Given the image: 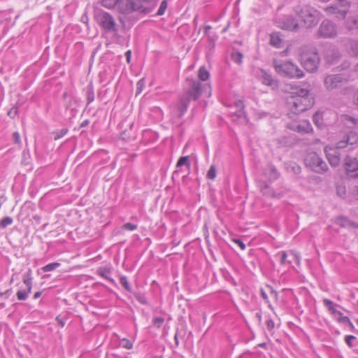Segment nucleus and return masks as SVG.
<instances>
[{
  "mask_svg": "<svg viewBox=\"0 0 358 358\" xmlns=\"http://www.w3.org/2000/svg\"><path fill=\"white\" fill-rule=\"evenodd\" d=\"M358 142V134L355 131H350L345 139L337 142L336 147L327 145L324 148L326 157L332 166H337L341 162V154L339 150L346 148L348 146L349 150H352V146Z\"/></svg>",
  "mask_w": 358,
  "mask_h": 358,
  "instance_id": "obj_1",
  "label": "nucleus"
},
{
  "mask_svg": "<svg viewBox=\"0 0 358 358\" xmlns=\"http://www.w3.org/2000/svg\"><path fill=\"white\" fill-rule=\"evenodd\" d=\"M210 87L209 85H204L203 86L200 83L193 81L189 89L180 96L178 103L173 109V115L181 117L186 112L190 101L197 99L201 94L203 87Z\"/></svg>",
  "mask_w": 358,
  "mask_h": 358,
  "instance_id": "obj_2",
  "label": "nucleus"
},
{
  "mask_svg": "<svg viewBox=\"0 0 358 358\" xmlns=\"http://www.w3.org/2000/svg\"><path fill=\"white\" fill-rule=\"evenodd\" d=\"M292 94L288 100V103L292 106L291 111L293 113L296 114L305 111L313 105V100L309 96L308 90L296 89Z\"/></svg>",
  "mask_w": 358,
  "mask_h": 358,
  "instance_id": "obj_3",
  "label": "nucleus"
},
{
  "mask_svg": "<svg viewBox=\"0 0 358 358\" xmlns=\"http://www.w3.org/2000/svg\"><path fill=\"white\" fill-rule=\"evenodd\" d=\"M148 0H102V6L106 8L117 9L123 14H130L135 11H140L143 8V3Z\"/></svg>",
  "mask_w": 358,
  "mask_h": 358,
  "instance_id": "obj_4",
  "label": "nucleus"
},
{
  "mask_svg": "<svg viewBox=\"0 0 358 358\" xmlns=\"http://www.w3.org/2000/svg\"><path fill=\"white\" fill-rule=\"evenodd\" d=\"M295 13L306 28L316 26L321 18L320 13L310 6H296Z\"/></svg>",
  "mask_w": 358,
  "mask_h": 358,
  "instance_id": "obj_5",
  "label": "nucleus"
},
{
  "mask_svg": "<svg viewBox=\"0 0 358 358\" xmlns=\"http://www.w3.org/2000/svg\"><path fill=\"white\" fill-rule=\"evenodd\" d=\"M275 72L280 76L288 78H301L304 76L303 71L295 64L290 61L273 62Z\"/></svg>",
  "mask_w": 358,
  "mask_h": 358,
  "instance_id": "obj_6",
  "label": "nucleus"
},
{
  "mask_svg": "<svg viewBox=\"0 0 358 358\" xmlns=\"http://www.w3.org/2000/svg\"><path fill=\"white\" fill-rule=\"evenodd\" d=\"M305 164L313 171L317 173H324L328 170V166L319 155L314 152L306 155L304 159Z\"/></svg>",
  "mask_w": 358,
  "mask_h": 358,
  "instance_id": "obj_7",
  "label": "nucleus"
},
{
  "mask_svg": "<svg viewBox=\"0 0 358 358\" xmlns=\"http://www.w3.org/2000/svg\"><path fill=\"white\" fill-rule=\"evenodd\" d=\"M320 62V59L317 52L303 54L301 56L302 66L310 73H313L317 70Z\"/></svg>",
  "mask_w": 358,
  "mask_h": 358,
  "instance_id": "obj_8",
  "label": "nucleus"
},
{
  "mask_svg": "<svg viewBox=\"0 0 358 358\" xmlns=\"http://www.w3.org/2000/svg\"><path fill=\"white\" fill-rule=\"evenodd\" d=\"M350 8V3L346 0H338L331 6L324 8L328 15H334L336 17H344Z\"/></svg>",
  "mask_w": 358,
  "mask_h": 358,
  "instance_id": "obj_9",
  "label": "nucleus"
},
{
  "mask_svg": "<svg viewBox=\"0 0 358 358\" xmlns=\"http://www.w3.org/2000/svg\"><path fill=\"white\" fill-rule=\"evenodd\" d=\"M318 35L322 38H333L338 34L336 25L329 20L322 21L317 30Z\"/></svg>",
  "mask_w": 358,
  "mask_h": 358,
  "instance_id": "obj_10",
  "label": "nucleus"
},
{
  "mask_svg": "<svg viewBox=\"0 0 358 358\" xmlns=\"http://www.w3.org/2000/svg\"><path fill=\"white\" fill-rule=\"evenodd\" d=\"M346 81L347 79L342 74H327L324 77V86L327 91H332Z\"/></svg>",
  "mask_w": 358,
  "mask_h": 358,
  "instance_id": "obj_11",
  "label": "nucleus"
},
{
  "mask_svg": "<svg viewBox=\"0 0 358 358\" xmlns=\"http://www.w3.org/2000/svg\"><path fill=\"white\" fill-rule=\"evenodd\" d=\"M97 23L106 31L115 30V22L113 16L108 13L99 10L95 14Z\"/></svg>",
  "mask_w": 358,
  "mask_h": 358,
  "instance_id": "obj_12",
  "label": "nucleus"
},
{
  "mask_svg": "<svg viewBox=\"0 0 358 358\" xmlns=\"http://www.w3.org/2000/svg\"><path fill=\"white\" fill-rule=\"evenodd\" d=\"M275 24L278 27L288 31H296L299 28L297 20L290 15L276 19Z\"/></svg>",
  "mask_w": 358,
  "mask_h": 358,
  "instance_id": "obj_13",
  "label": "nucleus"
},
{
  "mask_svg": "<svg viewBox=\"0 0 358 358\" xmlns=\"http://www.w3.org/2000/svg\"><path fill=\"white\" fill-rule=\"evenodd\" d=\"M229 106L231 107V110L229 113L234 118V120L239 121L241 123L247 122L245 113L243 110L244 106L241 100H236L234 102V105Z\"/></svg>",
  "mask_w": 358,
  "mask_h": 358,
  "instance_id": "obj_14",
  "label": "nucleus"
},
{
  "mask_svg": "<svg viewBox=\"0 0 358 358\" xmlns=\"http://www.w3.org/2000/svg\"><path fill=\"white\" fill-rule=\"evenodd\" d=\"M276 258L280 261L282 265H289L293 261L299 264L300 257L297 253L290 251L289 253L285 251H280L275 255Z\"/></svg>",
  "mask_w": 358,
  "mask_h": 358,
  "instance_id": "obj_15",
  "label": "nucleus"
},
{
  "mask_svg": "<svg viewBox=\"0 0 358 358\" xmlns=\"http://www.w3.org/2000/svg\"><path fill=\"white\" fill-rule=\"evenodd\" d=\"M346 174L349 178H358V161L356 158L348 157L345 160Z\"/></svg>",
  "mask_w": 358,
  "mask_h": 358,
  "instance_id": "obj_16",
  "label": "nucleus"
},
{
  "mask_svg": "<svg viewBox=\"0 0 358 358\" xmlns=\"http://www.w3.org/2000/svg\"><path fill=\"white\" fill-rule=\"evenodd\" d=\"M256 77L264 85L275 87L276 81L273 78L272 76L264 69H258L256 71Z\"/></svg>",
  "mask_w": 358,
  "mask_h": 358,
  "instance_id": "obj_17",
  "label": "nucleus"
},
{
  "mask_svg": "<svg viewBox=\"0 0 358 358\" xmlns=\"http://www.w3.org/2000/svg\"><path fill=\"white\" fill-rule=\"evenodd\" d=\"M288 127L299 133H310L313 131L312 126L309 121L303 120L299 122H294L288 124Z\"/></svg>",
  "mask_w": 358,
  "mask_h": 358,
  "instance_id": "obj_18",
  "label": "nucleus"
},
{
  "mask_svg": "<svg viewBox=\"0 0 358 358\" xmlns=\"http://www.w3.org/2000/svg\"><path fill=\"white\" fill-rule=\"evenodd\" d=\"M96 273L98 275H99L102 278L108 280L111 283L115 285V281L114 280V279H113L112 278L110 277V275L111 273L110 267H107V266L100 267L97 269Z\"/></svg>",
  "mask_w": 358,
  "mask_h": 358,
  "instance_id": "obj_19",
  "label": "nucleus"
},
{
  "mask_svg": "<svg viewBox=\"0 0 358 358\" xmlns=\"http://www.w3.org/2000/svg\"><path fill=\"white\" fill-rule=\"evenodd\" d=\"M340 56L338 50L335 49L327 50L326 52L327 62L330 64H334L339 59Z\"/></svg>",
  "mask_w": 358,
  "mask_h": 358,
  "instance_id": "obj_20",
  "label": "nucleus"
},
{
  "mask_svg": "<svg viewBox=\"0 0 358 358\" xmlns=\"http://www.w3.org/2000/svg\"><path fill=\"white\" fill-rule=\"evenodd\" d=\"M270 45L276 48L282 47V40L278 33L274 32L270 35Z\"/></svg>",
  "mask_w": 358,
  "mask_h": 358,
  "instance_id": "obj_21",
  "label": "nucleus"
},
{
  "mask_svg": "<svg viewBox=\"0 0 358 358\" xmlns=\"http://www.w3.org/2000/svg\"><path fill=\"white\" fill-rule=\"evenodd\" d=\"M347 49L351 55L358 57V40L349 41Z\"/></svg>",
  "mask_w": 358,
  "mask_h": 358,
  "instance_id": "obj_22",
  "label": "nucleus"
},
{
  "mask_svg": "<svg viewBox=\"0 0 358 358\" xmlns=\"http://www.w3.org/2000/svg\"><path fill=\"white\" fill-rule=\"evenodd\" d=\"M32 271L29 268L26 273L23 275V282L25 284L27 287L32 289Z\"/></svg>",
  "mask_w": 358,
  "mask_h": 358,
  "instance_id": "obj_23",
  "label": "nucleus"
},
{
  "mask_svg": "<svg viewBox=\"0 0 358 358\" xmlns=\"http://www.w3.org/2000/svg\"><path fill=\"white\" fill-rule=\"evenodd\" d=\"M323 303L324 306L328 308L329 311L332 315H335V313H337L338 310L336 308L337 305L334 304L333 301L329 299H324L323 300Z\"/></svg>",
  "mask_w": 358,
  "mask_h": 358,
  "instance_id": "obj_24",
  "label": "nucleus"
},
{
  "mask_svg": "<svg viewBox=\"0 0 358 358\" xmlns=\"http://www.w3.org/2000/svg\"><path fill=\"white\" fill-rule=\"evenodd\" d=\"M323 116L324 113L322 112H317L314 114L313 120L317 127H322L324 125Z\"/></svg>",
  "mask_w": 358,
  "mask_h": 358,
  "instance_id": "obj_25",
  "label": "nucleus"
},
{
  "mask_svg": "<svg viewBox=\"0 0 358 358\" xmlns=\"http://www.w3.org/2000/svg\"><path fill=\"white\" fill-rule=\"evenodd\" d=\"M31 292V288L27 287V290H19L16 293V296L18 300L24 301L27 299L29 294Z\"/></svg>",
  "mask_w": 358,
  "mask_h": 358,
  "instance_id": "obj_26",
  "label": "nucleus"
},
{
  "mask_svg": "<svg viewBox=\"0 0 358 358\" xmlns=\"http://www.w3.org/2000/svg\"><path fill=\"white\" fill-rule=\"evenodd\" d=\"M266 171H268V173L266 172V174L268 175V177L271 180H276L279 176L278 172L277 171L276 169L273 166H269Z\"/></svg>",
  "mask_w": 358,
  "mask_h": 358,
  "instance_id": "obj_27",
  "label": "nucleus"
},
{
  "mask_svg": "<svg viewBox=\"0 0 358 358\" xmlns=\"http://www.w3.org/2000/svg\"><path fill=\"white\" fill-rule=\"evenodd\" d=\"M346 26L349 29L358 27V16L349 17L346 22Z\"/></svg>",
  "mask_w": 358,
  "mask_h": 358,
  "instance_id": "obj_28",
  "label": "nucleus"
},
{
  "mask_svg": "<svg viewBox=\"0 0 358 358\" xmlns=\"http://www.w3.org/2000/svg\"><path fill=\"white\" fill-rule=\"evenodd\" d=\"M343 122L348 127H352L358 124V119L349 115H345L343 117Z\"/></svg>",
  "mask_w": 358,
  "mask_h": 358,
  "instance_id": "obj_29",
  "label": "nucleus"
},
{
  "mask_svg": "<svg viewBox=\"0 0 358 358\" xmlns=\"http://www.w3.org/2000/svg\"><path fill=\"white\" fill-rule=\"evenodd\" d=\"M210 73L205 69V67H201L198 72V77L202 81H206L209 78Z\"/></svg>",
  "mask_w": 358,
  "mask_h": 358,
  "instance_id": "obj_30",
  "label": "nucleus"
},
{
  "mask_svg": "<svg viewBox=\"0 0 358 358\" xmlns=\"http://www.w3.org/2000/svg\"><path fill=\"white\" fill-rule=\"evenodd\" d=\"M335 320H336L338 322L341 323H350V319L346 317L343 316L342 313L341 311H338L337 313H335V315H333Z\"/></svg>",
  "mask_w": 358,
  "mask_h": 358,
  "instance_id": "obj_31",
  "label": "nucleus"
},
{
  "mask_svg": "<svg viewBox=\"0 0 358 358\" xmlns=\"http://www.w3.org/2000/svg\"><path fill=\"white\" fill-rule=\"evenodd\" d=\"M59 266H60V264L59 263H58V262H53V263H50V264H48L45 265L41 269L44 272H49V271H52L55 270L56 268H57Z\"/></svg>",
  "mask_w": 358,
  "mask_h": 358,
  "instance_id": "obj_32",
  "label": "nucleus"
},
{
  "mask_svg": "<svg viewBox=\"0 0 358 358\" xmlns=\"http://www.w3.org/2000/svg\"><path fill=\"white\" fill-rule=\"evenodd\" d=\"M184 165L187 166L188 168L189 167V158L188 156L181 157L178 159L176 166L180 167Z\"/></svg>",
  "mask_w": 358,
  "mask_h": 358,
  "instance_id": "obj_33",
  "label": "nucleus"
},
{
  "mask_svg": "<svg viewBox=\"0 0 358 358\" xmlns=\"http://www.w3.org/2000/svg\"><path fill=\"white\" fill-rule=\"evenodd\" d=\"M120 345L122 348L127 350H130L133 348V343L127 338L120 339Z\"/></svg>",
  "mask_w": 358,
  "mask_h": 358,
  "instance_id": "obj_34",
  "label": "nucleus"
},
{
  "mask_svg": "<svg viewBox=\"0 0 358 358\" xmlns=\"http://www.w3.org/2000/svg\"><path fill=\"white\" fill-rule=\"evenodd\" d=\"M168 6V3L166 0H163L159 6V8L157 10V15H162L164 14L165 10H166Z\"/></svg>",
  "mask_w": 358,
  "mask_h": 358,
  "instance_id": "obj_35",
  "label": "nucleus"
},
{
  "mask_svg": "<svg viewBox=\"0 0 358 358\" xmlns=\"http://www.w3.org/2000/svg\"><path fill=\"white\" fill-rule=\"evenodd\" d=\"M120 282L127 291L131 292V287L126 276H121L120 278Z\"/></svg>",
  "mask_w": 358,
  "mask_h": 358,
  "instance_id": "obj_36",
  "label": "nucleus"
},
{
  "mask_svg": "<svg viewBox=\"0 0 358 358\" xmlns=\"http://www.w3.org/2000/svg\"><path fill=\"white\" fill-rule=\"evenodd\" d=\"M231 59L234 62L240 64L242 63L243 55L239 52H233Z\"/></svg>",
  "mask_w": 358,
  "mask_h": 358,
  "instance_id": "obj_37",
  "label": "nucleus"
},
{
  "mask_svg": "<svg viewBox=\"0 0 358 358\" xmlns=\"http://www.w3.org/2000/svg\"><path fill=\"white\" fill-rule=\"evenodd\" d=\"M13 218L10 217H6L0 221V227L5 228L13 223Z\"/></svg>",
  "mask_w": 358,
  "mask_h": 358,
  "instance_id": "obj_38",
  "label": "nucleus"
},
{
  "mask_svg": "<svg viewBox=\"0 0 358 358\" xmlns=\"http://www.w3.org/2000/svg\"><path fill=\"white\" fill-rule=\"evenodd\" d=\"M216 177V169L214 165H211L208 173L207 178L211 180H214Z\"/></svg>",
  "mask_w": 358,
  "mask_h": 358,
  "instance_id": "obj_39",
  "label": "nucleus"
},
{
  "mask_svg": "<svg viewBox=\"0 0 358 358\" xmlns=\"http://www.w3.org/2000/svg\"><path fill=\"white\" fill-rule=\"evenodd\" d=\"M338 223L342 226V227H348V226H350L352 224L351 222L348 220L346 217H340L338 220Z\"/></svg>",
  "mask_w": 358,
  "mask_h": 358,
  "instance_id": "obj_40",
  "label": "nucleus"
},
{
  "mask_svg": "<svg viewBox=\"0 0 358 358\" xmlns=\"http://www.w3.org/2000/svg\"><path fill=\"white\" fill-rule=\"evenodd\" d=\"M122 229L127 231H134L137 229V225L130 222H127L122 225Z\"/></svg>",
  "mask_w": 358,
  "mask_h": 358,
  "instance_id": "obj_41",
  "label": "nucleus"
},
{
  "mask_svg": "<svg viewBox=\"0 0 358 358\" xmlns=\"http://www.w3.org/2000/svg\"><path fill=\"white\" fill-rule=\"evenodd\" d=\"M260 294H261V296L262 297V299L266 301V303H268V306L269 308L273 310V308L272 307V306L269 303V301H268V297L266 293V292L263 289H260Z\"/></svg>",
  "mask_w": 358,
  "mask_h": 358,
  "instance_id": "obj_42",
  "label": "nucleus"
},
{
  "mask_svg": "<svg viewBox=\"0 0 358 358\" xmlns=\"http://www.w3.org/2000/svg\"><path fill=\"white\" fill-rule=\"evenodd\" d=\"M164 320L163 317H155L153 320V324L157 327H160L162 324H163Z\"/></svg>",
  "mask_w": 358,
  "mask_h": 358,
  "instance_id": "obj_43",
  "label": "nucleus"
},
{
  "mask_svg": "<svg viewBox=\"0 0 358 358\" xmlns=\"http://www.w3.org/2000/svg\"><path fill=\"white\" fill-rule=\"evenodd\" d=\"M233 242L237 244L242 250H244L245 249V245L241 239L234 238L233 239Z\"/></svg>",
  "mask_w": 358,
  "mask_h": 358,
  "instance_id": "obj_44",
  "label": "nucleus"
},
{
  "mask_svg": "<svg viewBox=\"0 0 358 358\" xmlns=\"http://www.w3.org/2000/svg\"><path fill=\"white\" fill-rule=\"evenodd\" d=\"M355 339L354 336L348 335L345 336V341L346 343L351 347L352 345V341Z\"/></svg>",
  "mask_w": 358,
  "mask_h": 358,
  "instance_id": "obj_45",
  "label": "nucleus"
},
{
  "mask_svg": "<svg viewBox=\"0 0 358 358\" xmlns=\"http://www.w3.org/2000/svg\"><path fill=\"white\" fill-rule=\"evenodd\" d=\"M274 326H275V324H274V322L273 321V320L268 319L266 320V327H267L268 330L272 331L273 329L274 328Z\"/></svg>",
  "mask_w": 358,
  "mask_h": 358,
  "instance_id": "obj_46",
  "label": "nucleus"
},
{
  "mask_svg": "<svg viewBox=\"0 0 358 358\" xmlns=\"http://www.w3.org/2000/svg\"><path fill=\"white\" fill-rule=\"evenodd\" d=\"M13 141L17 144H20V136L18 132H14L13 134Z\"/></svg>",
  "mask_w": 358,
  "mask_h": 358,
  "instance_id": "obj_47",
  "label": "nucleus"
},
{
  "mask_svg": "<svg viewBox=\"0 0 358 358\" xmlns=\"http://www.w3.org/2000/svg\"><path fill=\"white\" fill-rule=\"evenodd\" d=\"M143 86V80H140L137 83V94L141 92Z\"/></svg>",
  "mask_w": 358,
  "mask_h": 358,
  "instance_id": "obj_48",
  "label": "nucleus"
},
{
  "mask_svg": "<svg viewBox=\"0 0 358 358\" xmlns=\"http://www.w3.org/2000/svg\"><path fill=\"white\" fill-rule=\"evenodd\" d=\"M353 102L358 107V90L354 93Z\"/></svg>",
  "mask_w": 358,
  "mask_h": 358,
  "instance_id": "obj_49",
  "label": "nucleus"
},
{
  "mask_svg": "<svg viewBox=\"0 0 358 358\" xmlns=\"http://www.w3.org/2000/svg\"><path fill=\"white\" fill-rule=\"evenodd\" d=\"M353 195L358 199V186H355L352 189Z\"/></svg>",
  "mask_w": 358,
  "mask_h": 358,
  "instance_id": "obj_50",
  "label": "nucleus"
},
{
  "mask_svg": "<svg viewBox=\"0 0 358 358\" xmlns=\"http://www.w3.org/2000/svg\"><path fill=\"white\" fill-rule=\"evenodd\" d=\"M125 55L127 57V61L129 63L130 62V59H131V50L127 51L125 53Z\"/></svg>",
  "mask_w": 358,
  "mask_h": 358,
  "instance_id": "obj_51",
  "label": "nucleus"
},
{
  "mask_svg": "<svg viewBox=\"0 0 358 358\" xmlns=\"http://www.w3.org/2000/svg\"><path fill=\"white\" fill-rule=\"evenodd\" d=\"M56 320L62 327H63L65 325V322L62 319H59L58 317L56 318Z\"/></svg>",
  "mask_w": 358,
  "mask_h": 358,
  "instance_id": "obj_52",
  "label": "nucleus"
},
{
  "mask_svg": "<svg viewBox=\"0 0 358 358\" xmlns=\"http://www.w3.org/2000/svg\"><path fill=\"white\" fill-rule=\"evenodd\" d=\"M292 169L294 171V173H296L300 172L301 168L299 166L295 164V166L292 167Z\"/></svg>",
  "mask_w": 358,
  "mask_h": 358,
  "instance_id": "obj_53",
  "label": "nucleus"
},
{
  "mask_svg": "<svg viewBox=\"0 0 358 358\" xmlns=\"http://www.w3.org/2000/svg\"><path fill=\"white\" fill-rule=\"evenodd\" d=\"M210 29H211V27L210 25L205 26V27H204V32H205V34H208V31H210Z\"/></svg>",
  "mask_w": 358,
  "mask_h": 358,
  "instance_id": "obj_54",
  "label": "nucleus"
},
{
  "mask_svg": "<svg viewBox=\"0 0 358 358\" xmlns=\"http://www.w3.org/2000/svg\"><path fill=\"white\" fill-rule=\"evenodd\" d=\"M41 292H36L34 294V299H36L39 298L41 296Z\"/></svg>",
  "mask_w": 358,
  "mask_h": 358,
  "instance_id": "obj_55",
  "label": "nucleus"
},
{
  "mask_svg": "<svg viewBox=\"0 0 358 358\" xmlns=\"http://www.w3.org/2000/svg\"><path fill=\"white\" fill-rule=\"evenodd\" d=\"M88 124V121L87 120H85L84 122H83V123L81 124V127H85Z\"/></svg>",
  "mask_w": 358,
  "mask_h": 358,
  "instance_id": "obj_56",
  "label": "nucleus"
},
{
  "mask_svg": "<svg viewBox=\"0 0 358 358\" xmlns=\"http://www.w3.org/2000/svg\"><path fill=\"white\" fill-rule=\"evenodd\" d=\"M355 73H357V75L358 76V64L355 66Z\"/></svg>",
  "mask_w": 358,
  "mask_h": 358,
  "instance_id": "obj_57",
  "label": "nucleus"
},
{
  "mask_svg": "<svg viewBox=\"0 0 358 358\" xmlns=\"http://www.w3.org/2000/svg\"><path fill=\"white\" fill-rule=\"evenodd\" d=\"M271 292H272V294H274L275 297H277L278 294H277V292H275V291H273V290H271Z\"/></svg>",
  "mask_w": 358,
  "mask_h": 358,
  "instance_id": "obj_58",
  "label": "nucleus"
},
{
  "mask_svg": "<svg viewBox=\"0 0 358 358\" xmlns=\"http://www.w3.org/2000/svg\"><path fill=\"white\" fill-rule=\"evenodd\" d=\"M92 100H93V98H92V97H90V98H89V101H90H90H92Z\"/></svg>",
  "mask_w": 358,
  "mask_h": 358,
  "instance_id": "obj_59",
  "label": "nucleus"
},
{
  "mask_svg": "<svg viewBox=\"0 0 358 358\" xmlns=\"http://www.w3.org/2000/svg\"><path fill=\"white\" fill-rule=\"evenodd\" d=\"M92 100H93V98H92V97H90V98H89V101H90H90H92Z\"/></svg>",
  "mask_w": 358,
  "mask_h": 358,
  "instance_id": "obj_60",
  "label": "nucleus"
},
{
  "mask_svg": "<svg viewBox=\"0 0 358 358\" xmlns=\"http://www.w3.org/2000/svg\"><path fill=\"white\" fill-rule=\"evenodd\" d=\"M357 324H358V321H357Z\"/></svg>",
  "mask_w": 358,
  "mask_h": 358,
  "instance_id": "obj_61",
  "label": "nucleus"
}]
</instances>
